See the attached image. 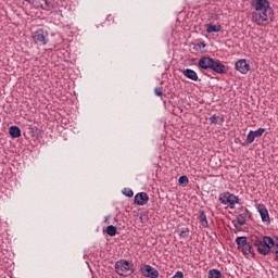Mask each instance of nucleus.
I'll return each instance as SVG.
<instances>
[{
  "label": "nucleus",
  "mask_w": 278,
  "mask_h": 278,
  "mask_svg": "<svg viewBox=\"0 0 278 278\" xmlns=\"http://www.w3.org/2000/svg\"><path fill=\"white\" fill-rule=\"evenodd\" d=\"M24 1H29V0H24Z\"/></svg>",
  "instance_id": "33"
},
{
  "label": "nucleus",
  "mask_w": 278,
  "mask_h": 278,
  "mask_svg": "<svg viewBox=\"0 0 278 278\" xmlns=\"http://www.w3.org/2000/svg\"><path fill=\"white\" fill-rule=\"evenodd\" d=\"M275 247L278 249V237L275 239Z\"/></svg>",
  "instance_id": "31"
},
{
  "label": "nucleus",
  "mask_w": 278,
  "mask_h": 278,
  "mask_svg": "<svg viewBox=\"0 0 278 278\" xmlns=\"http://www.w3.org/2000/svg\"><path fill=\"white\" fill-rule=\"evenodd\" d=\"M140 273L143 277H148V278H157V277H160V271H157V269H155L151 265H142L140 267Z\"/></svg>",
  "instance_id": "7"
},
{
  "label": "nucleus",
  "mask_w": 278,
  "mask_h": 278,
  "mask_svg": "<svg viewBox=\"0 0 278 278\" xmlns=\"http://www.w3.org/2000/svg\"><path fill=\"white\" fill-rule=\"evenodd\" d=\"M223 277V274H220V270L218 269H211L208 271V278H220Z\"/></svg>",
  "instance_id": "22"
},
{
  "label": "nucleus",
  "mask_w": 278,
  "mask_h": 278,
  "mask_svg": "<svg viewBox=\"0 0 278 278\" xmlns=\"http://www.w3.org/2000/svg\"><path fill=\"white\" fill-rule=\"evenodd\" d=\"M40 7H41V10L51 12V10L55 8V2H53V0H40Z\"/></svg>",
  "instance_id": "15"
},
{
  "label": "nucleus",
  "mask_w": 278,
  "mask_h": 278,
  "mask_svg": "<svg viewBox=\"0 0 278 278\" xmlns=\"http://www.w3.org/2000/svg\"><path fill=\"white\" fill-rule=\"evenodd\" d=\"M198 219H199L200 224L202 225V227H205V228L210 227V225L207 224V215H205V211H203V210L199 211Z\"/></svg>",
  "instance_id": "17"
},
{
  "label": "nucleus",
  "mask_w": 278,
  "mask_h": 278,
  "mask_svg": "<svg viewBox=\"0 0 278 278\" xmlns=\"http://www.w3.org/2000/svg\"><path fill=\"white\" fill-rule=\"evenodd\" d=\"M211 125H218V121H219V124L223 125V123H225V117H218L216 115H212L210 118H208Z\"/></svg>",
  "instance_id": "20"
},
{
  "label": "nucleus",
  "mask_w": 278,
  "mask_h": 278,
  "mask_svg": "<svg viewBox=\"0 0 278 278\" xmlns=\"http://www.w3.org/2000/svg\"><path fill=\"white\" fill-rule=\"evenodd\" d=\"M219 201L223 205H229L230 210H233V207H236V203H240V198L233 193L224 192L220 193Z\"/></svg>",
  "instance_id": "3"
},
{
  "label": "nucleus",
  "mask_w": 278,
  "mask_h": 278,
  "mask_svg": "<svg viewBox=\"0 0 278 278\" xmlns=\"http://www.w3.org/2000/svg\"><path fill=\"white\" fill-rule=\"evenodd\" d=\"M189 181L190 180L188 179V176H186V175L180 176L178 179V182L180 186H188Z\"/></svg>",
  "instance_id": "24"
},
{
  "label": "nucleus",
  "mask_w": 278,
  "mask_h": 278,
  "mask_svg": "<svg viewBox=\"0 0 278 278\" xmlns=\"http://www.w3.org/2000/svg\"><path fill=\"white\" fill-rule=\"evenodd\" d=\"M106 233L108 236L114 237L117 233L116 226L110 225L106 227Z\"/></svg>",
  "instance_id": "23"
},
{
  "label": "nucleus",
  "mask_w": 278,
  "mask_h": 278,
  "mask_svg": "<svg viewBox=\"0 0 278 278\" xmlns=\"http://www.w3.org/2000/svg\"><path fill=\"white\" fill-rule=\"evenodd\" d=\"M236 71L242 75H247L249 71H251V64H249L245 59H240L236 62Z\"/></svg>",
  "instance_id": "8"
},
{
  "label": "nucleus",
  "mask_w": 278,
  "mask_h": 278,
  "mask_svg": "<svg viewBox=\"0 0 278 278\" xmlns=\"http://www.w3.org/2000/svg\"><path fill=\"white\" fill-rule=\"evenodd\" d=\"M173 278H184V273L182 271H177Z\"/></svg>",
  "instance_id": "29"
},
{
  "label": "nucleus",
  "mask_w": 278,
  "mask_h": 278,
  "mask_svg": "<svg viewBox=\"0 0 278 278\" xmlns=\"http://www.w3.org/2000/svg\"><path fill=\"white\" fill-rule=\"evenodd\" d=\"M123 194H125V197H128L129 199H131V197H134V190H131L129 188H125L123 190Z\"/></svg>",
  "instance_id": "25"
},
{
  "label": "nucleus",
  "mask_w": 278,
  "mask_h": 278,
  "mask_svg": "<svg viewBox=\"0 0 278 278\" xmlns=\"http://www.w3.org/2000/svg\"><path fill=\"white\" fill-rule=\"evenodd\" d=\"M212 62H214V59L210 56H202L198 62V66L199 68H202V71H207V68L212 67Z\"/></svg>",
  "instance_id": "12"
},
{
  "label": "nucleus",
  "mask_w": 278,
  "mask_h": 278,
  "mask_svg": "<svg viewBox=\"0 0 278 278\" xmlns=\"http://www.w3.org/2000/svg\"><path fill=\"white\" fill-rule=\"evenodd\" d=\"M135 270L134 264L127 260H119L115 263V273L121 277H130Z\"/></svg>",
  "instance_id": "2"
},
{
  "label": "nucleus",
  "mask_w": 278,
  "mask_h": 278,
  "mask_svg": "<svg viewBox=\"0 0 278 278\" xmlns=\"http://www.w3.org/2000/svg\"><path fill=\"white\" fill-rule=\"evenodd\" d=\"M154 93L156 94V97H162V94H164V91L162 90L161 87H156L154 89Z\"/></svg>",
  "instance_id": "28"
},
{
  "label": "nucleus",
  "mask_w": 278,
  "mask_h": 278,
  "mask_svg": "<svg viewBox=\"0 0 278 278\" xmlns=\"http://www.w3.org/2000/svg\"><path fill=\"white\" fill-rule=\"evenodd\" d=\"M9 134L11 138H21V128H18V126H11L9 128Z\"/></svg>",
  "instance_id": "19"
},
{
  "label": "nucleus",
  "mask_w": 278,
  "mask_h": 278,
  "mask_svg": "<svg viewBox=\"0 0 278 278\" xmlns=\"http://www.w3.org/2000/svg\"><path fill=\"white\" fill-rule=\"evenodd\" d=\"M271 253L276 254L275 261L278 262V250H274V251H271Z\"/></svg>",
  "instance_id": "30"
},
{
  "label": "nucleus",
  "mask_w": 278,
  "mask_h": 278,
  "mask_svg": "<svg viewBox=\"0 0 278 278\" xmlns=\"http://www.w3.org/2000/svg\"><path fill=\"white\" fill-rule=\"evenodd\" d=\"M239 251H241L243 255H252V257H255V252H253V245L250 243V241L243 247L239 248Z\"/></svg>",
  "instance_id": "16"
},
{
  "label": "nucleus",
  "mask_w": 278,
  "mask_h": 278,
  "mask_svg": "<svg viewBox=\"0 0 278 278\" xmlns=\"http://www.w3.org/2000/svg\"><path fill=\"white\" fill-rule=\"evenodd\" d=\"M248 240L252 247H256V251L257 253H260V249H263L264 247V237L262 238V237L252 235L248 238Z\"/></svg>",
  "instance_id": "10"
},
{
  "label": "nucleus",
  "mask_w": 278,
  "mask_h": 278,
  "mask_svg": "<svg viewBox=\"0 0 278 278\" xmlns=\"http://www.w3.org/2000/svg\"><path fill=\"white\" fill-rule=\"evenodd\" d=\"M188 233H190V229L184 228V229L180 231L179 236H180V238H188Z\"/></svg>",
  "instance_id": "27"
},
{
  "label": "nucleus",
  "mask_w": 278,
  "mask_h": 278,
  "mask_svg": "<svg viewBox=\"0 0 278 278\" xmlns=\"http://www.w3.org/2000/svg\"><path fill=\"white\" fill-rule=\"evenodd\" d=\"M275 247V239L268 236L263 237V249H258L260 255H269V253H273Z\"/></svg>",
  "instance_id": "5"
},
{
  "label": "nucleus",
  "mask_w": 278,
  "mask_h": 278,
  "mask_svg": "<svg viewBox=\"0 0 278 278\" xmlns=\"http://www.w3.org/2000/svg\"><path fill=\"white\" fill-rule=\"evenodd\" d=\"M264 131H266L265 128H258L257 130H251L248 134L245 141L242 143V147H249V144H252V142H254L256 138H262V136H264Z\"/></svg>",
  "instance_id": "6"
},
{
  "label": "nucleus",
  "mask_w": 278,
  "mask_h": 278,
  "mask_svg": "<svg viewBox=\"0 0 278 278\" xmlns=\"http://www.w3.org/2000/svg\"><path fill=\"white\" fill-rule=\"evenodd\" d=\"M149 203V194L147 192H140L135 195L136 205H147Z\"/></svg>",
  "instance_id": "13"
},
{
  "label": "nucleus",
  "mask_w": 278,
  "mask_h": 278,
  "mask_svg": "<svg viewBox=\"0 0 278 278\" xmlns=\"http://www.w3.org/2000/svg\"><path fill=\"white\" fill-rule=\"evenodd\" d=\"M33 40L38 47H45L49 42V33L45 29H38L34 33Z\"/></svg>",
  "instance_id": "4"
},
{
  "label": "nucleus",
  "mask_w": 278,
  "mask_h": 278,
  "mask_svg": "<svg viewBox=\"0 0 278 278\" xmlns=\"http://www.w3.org/2000/svg\"><path fill=\"white\" fill-rule=\"evenodd\" d=\"M201 45H202L203 48H205V43L204 42H202Z\"/></svg>",
  "instance_id": "32"
},
{
  "label": "nucleus",
  "mask_w": 278,
  "mask_h": 278,
  "mask_svg": "<svg viewBox=\"0 0 278 278\" xmlns=\"http://www.w3.org/2000/svg\"><path fill=\"white\" fill-rule=\"evenodd\" d=\"M237 223H238V225L242 226V225H245L247 219L244 218V216L242 214H240L237 216Z\"/></svg>",
  "instance_id": "26"
},
{
  "label": "nucleus",
  "mask_w": 278,
  "mask_h": 278,
  "mask_svg": "<svg viewBox=\"0 0 278 278\" xmlns=\"http://www.w3.org/2000/svg\"><path fill=\"white\" fill-rule=\"evenodd\" d=\"M182 75L190 79L191 81H199V75L191 68L182 70Z\"/></svg>",
  "instance_id": "14"
},
{
  "label": "nucleus",
  "mask_w": 278,
  "mask_h": 278,
  "mask_svg": "<svg viewBox=\"0 0 278 278\" xmlns=\"http://www.w3.org/2000/svg\"><path fill=\"white\" fill-rule=\"evenodd\" d=\"M251 5L255 10L252 12V21L260 26L268 25L269 20H273L270 2L268 0H252Z\"/></svg>",
  "instance_id": "1"
},
{
  "label": "nucleus",
  "mask_w": 278,
  "mask_h": 278,
  "mask_svg": "<svg viewBox=\"0 0 278 278\" xmlns=\"http://www.w3.org/2000/svg\"><path fill=\"white\" fill-rule=\"evenodd\" d=\"M223 29L220 25L206 24L207 34H218Z\"/></svg>",
  "instance_id": "18"
},
{
  "label": "nucleus",
  "mask_w": 278,
  "mask_h": 278,
  "mask_svg": "<svg viewBox=\"0 0 278 278\" xmlns=\"http://www.w3.org/2000/svg\"><path fill=\"white\" fill-rule=\"evenodd\" d=\"M211 71H214V73H217V75H225L227 73V66L223 64L219 60H214L211 63Z\"/></svg>",
  "instance_id": "9"
},
{
  "label": "nucleus",
  "mask_w": 278,
  "mask_h": 278,
  "mask_svg": "<svg viewBox=\"0 0 278 278\" xmlns=\"http://www.w3.org/2000/svg\"><path fill=\"white\" fill-rule=\"evenodd\" d=\"M257 210L263 223L270 225V215H268V208H266V205L258 204Z\"/></svg>",
  "instance_id": "11"
},
{
  "label": "nucleus",
  "mask_w": 278,
  "mask_h": 278,
  "mask_svg": "<svg viewBox=\"0 0 278 278\" xmlns=\"http://www.w3.org/2000/svg\"><path fill=\"white\" fill-rule=\"evenodd\" d=\"M236 243L238 249H240L241 247H244V244L249 243V239L247 237H237Z\"/></svg>",
  "instance_id": "21"
}]
</instances>
